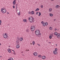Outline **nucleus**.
I'll use <instances>...</instances> for the list:
<instances>
[{"label":"nucleus","mask_w":60,"mask_h":60,"mask_svg":"<svg viewBox=\"0 0 60 60\" xmlns=\"http://www.w3.org/2000/svg\"><path fill=\"white\" fill-rule=\"evenodd\" d=\"M29 14H31V12H29Z\"/></svg>","instance_id":"37"},{"label":"nucleus","mask_w":60,"mask_h":60,"mask_svg":"<svg viewBox=\"0 0 60 60\" xmlns=\"http://www.w3.org/2000/svg\"><path fill=\"white\" fill-rule=\"evenodd\" d=\"M31 14L33 15L34 14V11H32L31 12Z\"/></svg>","instance_id":"17"},{"label":"nucleus","mask_w":60,"mask_h":60,"mask_svg":"<svg viewBox=\"0 0 60 60\" xmlns=\"http://www.w3.org/2000/svg\"><path fill=\"white\" fill-rule=\"evenodd\" d=\"M60 7V6L58 5H57L56 6V8H59Z\"/></svg>","instance_id":"14"},{"label":"nucleus","mask_w":60,"mask_h":60,"mask_svg":"<svg viewBox=\"0 0 60 60\" xmlns=\"http://www.w3.org/2000/svg\"><path fill=\"white\" fill-rule=\"evenodd\" d=\"M41 15V12H39V14L38 15V16H40Z\"/></svg>","instance_id":"23"},{"label":"nucleus","mask_w":60,"mask_h":60,"mask_svg":"<svg viewBox=\"0 0 60 60\" xmlns=\"http://www.w3.org/2000/svg\"><path fill=\"white\" fill-rule=\"evenodd\" d=\"M13 8H15V6H14V5H13Z\"/></svg>","instance_id":"33"},{"label":"nucleus","mask_w":60,"mask_h":60,"mask_svg":"<svg viewBox=\"0 0 60 60\" xmlns=\"http://www.w3.org/2000/svg\"><path fill=\"white\" fill-rule=\"evenodd\" d=\"M49 15H50V16L51 17H52V16H53V15L52 14H49Z\"/></svg>","instance_id":"19"},{"label":"nucleus","mask_w":60,"mask_h":60,"mask_svg":"<svg viewBox=\"0 0 60 60\" xmlns=\"http://www.w3.org/2000/svg\"><path fill=\"white\" fill-rule=\"evenodd\" d=\"M14 53V55H15L16 54L15 53Z\"/></svg>","instance_id":"47"},{"label":"nucleus","mask_w":60,"mask_h":60,"mask_svg":"<svg viewBox=\"0 0 60 60\" xmlns=\"http://www.w3.org/2000/svg\"><path fill=\"white\" fill-rule=\"evenodd\" d=\"M40 32L39 30H37L35 31V33L36 34V35H37V36H39V35H41V34L40 33Z\"/></svg>","instance_id":"1"},{"label":"nucleus","mask_w":60,"mask_h":60,"mask_svg":"<svg viewBox=\"0 0 60 60\" xmlns=\"http://www.w3.org/2000/svg\"><path fill=\"white\" fill-rule=\"evenodd\" d=\"M19 40L20 41H22V40H23V38H20L19 39Z\"/></svg>","instance_id":"12"},{"label":"nucleus","mask_w":60,"mask_h":60,"mask_svg":"<svg viewBox=\"0 0 60 60\" xmlns=\"http://www.w3.org/2000/svg\"><path fill=\"white\" fill-rule=\"evenodd\" d=\"M49 29L50 30H52V27H50Z\"/></svg>","instance_id":"27"},{"label":"nucleus","mask_w":60,"mask_h":60,"mask_svg":"<svg viewBox=\"0 0 60 60\" xmlns=\"http://www.w3.org/2000/svg\"><path fill=\"white\" fill-rule=\"evenodd\" d=\"M13 5H15L16 4V0H14L13 2Z\"/></svg>","instance_id":"8"},{"label":"nucleus","mask_w":60,"mask_h":60,"mask_svg":"<svg viewBox=\"0 0 60 60\" xmlns=\"http://www.w3.org/2000/svg\"><path fill=\"white\" fill-rule=\"evenodd\" d=\"M1 45V44L0 43V45Z\"/></svg>","instance_id":"50"},{"label":"nucleus","mask_w":60,"mask_h":60,"mask_svg":"<svg viewBox=\"0 0 60 60\" xmlns=\"http://www.w3.org/2000/svg\"><path fill=\"white\" fill-rule=\"evenodd\" d=\"M34 19V18H33V17L32 16L29 17V20L30 22H32Z\"/></svg>","instance_id":"2"},{"label":"nucleus","mask_w":60,"mask_h":60,"mask_svg":"<svg viewBox=\"0 0 60 60\" xmlns=\"http://www.w3.org/2000/svg\"><path fill=\"white\" fill-rule=\"evenodd\" d=\"M42 58L43 59H44L46 58V56H42Z\"/></svg>","instance_id":"10"},{"label":"nucleus","mask_w":60,"mask_h":60,"mask_svg":"<svg viewBox=\"0 0 60 60\" xmlns=\"http://www.w3.org/2000/svg\"><path fill=\"white\" fill-rule=\"evenodd\" d=\"M1 11H2L3 13H5L6 12V10L5 9L2 8L1 9Z\"/></svg>","instance_id":"3"},{"label":"nucleus","mask_w":60,"mask_h":60,"mask_svg":"<svg viewBox=\"0 0 60 60\" xmlns=\"http://www.w3.org/2000/svg\"><path fill=\"white\" fill-rule=\"evenodd\" d=\"M37 44L38 45V46H40V45L38 44Z\"/></svg>","instance_id":"42"},{"label":"nucleus","mask_w":60,"mask_h":60,"mask_svg":"<svg viewBox=\"0 0 60 60\" xmlns=\"http://www.w3.org/2000/svg\"><path fill=\"white\" fill-rule=\"evenodd\" d=\"M19 47L20 46L19 45H17L16 46V47L17 49H19Z\"/></svg>","instance_id":"13"},{"label":"nucleus","mask_w":60,"mask_h":60,"mask_svg":"<svg viewBox=\"0 0 60 60\" xmlns=\"http://www.w3.org/2000/svg\"><path fill=\"white\" fill-rule=\"evenodd\" d=\"M33 55L34 56H37V55H38V54H37V52H35L34 53Z\"/></svg>","instance_id":"6"},{"label":"nucleus","mask_w":60,"mask_h":60,"mask_svg":"<svg viewBox=\"0 0 60 60\" xmlns=\"http://www.w3.org/2000/svg\"><path fill=\"white\" fill-rule=\"evenodd\" d=\"M7 50L8 52H9V53H11V49H8Z\"/></svg>","instance_id":"11"},{"label":"nucleus","mask_w":60,"mask_h":60,"mask_svg":"<svg viewBox=\"0 0 60 60\" xmlns=\"http://www.w3.org/2000/svg\"><path fill=\"white\" fill-rule=\"evenodd\" d=\"M7 35V34H6V33H5V35Z\"/></svg>","instance_id":"39"},{"label":"nucleus","mask_w":60,"mask_h":60,"mask_svg":"<svg viewBox=\"0 0 60 60\" xmlns=\"http://www.w3.org/2000/svg\"><path fill=\"white\" fill-rule=\"evenodd\" d=\"M54 35H57V34H58L57 33V32H55L54 34Z\"/></svg>","instance_id":"15"},{"label":"nucleus","mask_w":60,"mask_h":60,"mask_svg":"<svg viewBox=\"0 0 60 60\" xmlns=\"http://www.w3.org/2000/svg\"><path fill=\"white\" fill-rule=\"evenodd\" d=\"M43 5H42L41 6V8H43Z\"/></svg>","instance_id":"32"},{"label":"nucleus","mask_w":60,"mask_h":60,"mask_svg":"<svg viewBox=\"0 0 60 60\" xmlns=\"http://www.w3.org/2000/svg\"><path fill=\"white\" fill-rule=\"evenodd\" d=\"M3 37L4 38H6L7 37V35H4L3 36Z\"/></svg>","instance_id":"16"},{"label":"nucleus","mask_w":60,"mask_h":60,"mask_svg":"<svg viewBox=\"0 0 60 60\" xmlns=\"http://www.w3.org/2000/svg\"><path fill=\"white\" fill-rule=\"evenodd\" d=\"M49 11H52V8H50L49 9Z\"/></svg>","instance_id":"21"},{"label":"nucleus","mask_w":60,"mask_h":60,"mask_svg":"<svg viewBox=\"0 0 60 60\" xmlns=\"http://www.w3.org/2000/svg\"><path fill=\"white\" fill-rule=\"evenodd\" d=\"M56 46H57V44H56Z\"/></svg>","instance_id":"45"},{"label":"nucleus","mask_w":60,"mask_h":60,"mask_svg":"<svg viewBox=\"0 0 60 60\" xmlns=\"http://www.w3.org/2000/svg\"><path fill=\"white\" fill-rule=\"evenodd\" d=\"M32 44H33V45H34V44H35V42H34V41H33V42Z\"/></svg>","instance_id":"25"},{"label":"nucleus","mask_w":60,"mask_h":60,"mask_svg":"<svg viewBox=\"0 0 60 60\" xmlns=\"http://www.w3.org/2000/svg\"><path fill=\"white\" fill-rule=\"evenodd\" d=\"M29 51V50H28V51Z\"/></svg>","instance_id":"53"},{"label":"nucleus","mask_w":60,"mask_h":60,"mask_svg":"<svg viewBox=\"0 0 60 60\" xmlns=\"http://www.w3.org/2000/svg\"><path fill=\"white\" fill-rule=\"evenodd\" d=\"M38 57H41V55H39L38 56Z\"/></svg>","instance_id":"24"},{"label":"nucleus","mask_w":60,"mask_h":60,"mask_svg":"<svg viewBox=\"0 0 60 60\" xmlns=\"http://www.w3.org/2000/svg\"><path fill=\"white\" fill-rule=\"evenodd\" d=\"M17 8H18V7L17 6V4H16V9H17Z\"/></svg>","instance_id":"31"},{"label":"nucleus","mask_w":60,"mask_h":60,"mask_svg":"<svg viewBox=\"0 0 60 60\" xmlns=\"http://www.w3.org/2000/svg\"><path fill=\"white\" fill-rule=\"evenodd\" d=\"M57 49L55 48V50H54V51H57Z\"/></svg>","instance_id":"28"},{"label":"nucleus","mask_w":60,"mask_h":60,"mask_svg":"<svg viewBox=\"0 0 60 60\" xmlns=\"http://www.w3.org/2000/svg\"><path fill=\"white\" fill-rule=\"evenodd\" d=\"M35 26H32L31 27V31H34L35 30Z\"/></svg>","instance_id":"4"},{"label":"nucleus","mask_w":60,"mask_h":60,"mask_svg":"<svg viewBox=\"0 0 60 60\" xmlns=\"http://www.w3.org/2000/svg\"><path fill=\"white\" fill-rule=\"evenodd\" d=\"M0 25H1V24H0Z\"/></svg>","instance_id":"54"},{"label":"nucleus","mask_w":60,"mask_h":60,"mask_svg":"<svg viewBox=\"0 0 60 60\" xmlns=\"http://www.w3.org/2000/svg\"><path fill=\"white\" fill-rule=\"evenodd\" d=\"M53 53L55 55H56L57 53V51H54L53 52Z\"/></svg>","instance_id":"7"},{"label":"nucleus","mask_w":60,"mask_h":60,"mask_svg":"<svg viewBox=\"0 0 60 60\" xmlns=\"http://www.w3.org/2000/svg\"><path fill=\"white\" fill-rule=\"evenodd\" d=\"M29 31V30L28 29H27L26 30V32H28Z\"/></svg>","instance_id":"30"},{"label":"nucleus","mask_w":60,"mask_h":60,"mask_svg":"<svg viewBox=\"0 0 60 60\" xmlns=\"http://www.w3.org/2000/svg\"><path fill=\"white\" fill-rule=\"evenodd\" d=\"M1 20H0V24H1Z\"/></svg>","instance_id":"38"},{"label":"nucleus","mask_w":60,"mask_h":60,"mask_svg":"<svg viewBox=\"0 0 60 60\" xmlns=\"http://www.w3.org/2000/svg\"><path fill=\"white\" fill-rule=\"evenodd\" d=\"M57 37L58 38L60 37V34L59 33H58V34L57 35Z\"/></svg>","instance_id":"9"},{"label":"nucleus","mask_w":60,"mask_h":60,"mask_svg":"<svg viewBox=\"0 0 60 60\" xmlns=\"http://www.w3.org/2000/svg\"><path fill=\"white\" fill-rule=\"evenodd\" d=\"M18 40H19V38H18Z\"/></svg>","instance_id":"48"},{"label":"nucleus","mask_w":60,"mask_h":60,"mask_svg":"<svg viewBox=\"0 0 60 60\" xmlns=\"http://www.w3.org/2000/svg\"><path fill=\"white\" fill-rule=\"evenodd\" d=\"M8 60H13V59L11 57L10 58V59H9Z\"/></svg>","instance_id":"18"},{"label":"nucleus","mask_w":60,"mask_h":60,"mask_svg":"<svg viewBox=\"0 0 60 60\" xmlns=\"http://www.w3.org/2000/svg\"><path fill=\"white\" fill-rule=\"evenodd\" d=\"M49 43H51V42H49Z\"/></svg>","instance_id":"43"},{"label":"nucleus","mask_w":60,"mask_h":60,"mask_svg":"<svg viewBox=\"0 0 60 60\" xmlns=\"http://www.w3.org/2000/svg\"><path fill=\"white\" fill-rule=\"evenodd\" d=\"M16 42H17V43H19V42L17 41H16Z\"/></svg>","instance_id":"40"},{"label":"nucleus","mask_w":60,"mask_h":60,"mask_svg":"<svg viewBox=\"0 0 60 60\" xmlns=\"http://www.w3.org/2000/svg\"><path fill=\"white\" fill-rule=\"evenodd\" d=\"M12 50V51H13L14 52V53H15V51H14V50Z\"/></svg>","instance_id":"35"},{"label":"nucleus","mask_w":60,"mask_h":60,"mask_svg":"<svg viewBox=\"0 0 60 60\" xmlns=\"http://www.w3.org/2000/svg\"><path fill=\"white\" fill-rule=\"evenodd\" d=\"M51 1H53L54 0H51Z\"/></svg>","instance_id":"52"},{"label":"nucleus","mask_w":60,"mask_h":60,"mask_svg":"<svg viewBox=\"0 0 60 60\" xmlns=\"http://www.w3.org/2000/svg\"><path fill=\"white\" fill-rule=\"evenodd\" d=\"M49 38H50V39H51V38H52V36H49Z\"/></svg>","instance_id":"29"},{"label":"nucleus","mask_w":60,"mask_h":60,"mask_svg":"<svg viewBox=\"0 0 60 60\" xmlns=\"http://www.w3.org/2000/svg\"><path fill=\"white\" fill-rule=\"evenodd\" d=\"M55 20H56V19H54V21H55Z\"/></svg>","instance_id":"44"},{"label":"nucleus","mask_w":60,"mask_h":60,"mask_svg":"<svg viewBox=\"0 0 60 60\" xmlns=\"http://www.w3.org/2000/svg\"><path fill=\"white\" fill-rule=\"evenodd\" d=\"M23 21L24 22H26V19H24L23 20Z\"/></svg>","instance_id":"20"},{"label":"nucleus","mask_w":60,"mask_h":60,"mask_svg":"<svg viewBox=\"0 0 60 60\" xmlns=\"http://www.w3.org/2000/svg\"><path fill=\"white\" fill-rule=\"evenodd\" d=\"M38 12H37L36 13V14H37H37H38Z\"/></svg>","instance_id":"36"},{"label":"nucleus","mask_w":60,"mask_h":60,"mask_svg":"<svg viewBox=\"0 0 60 60\" xmlns=\"http://www.w3.org/2000/svg\"><path fill=\"white\" fill-rule=\"evenodd\" d=\"M54 30H55V31H56V30H57V29H56V28H55L54 29Z\"/></svg>","instance_id":"34"},{"label":"nucleus","mask_w":60,"mask_h":60,"mask_svg":"<svg viewBox=\"0 0 60 60\" xmlns=\"http://www.w3.org/2000/svg\"><path fill=\"white\" fill-rule=\"evenodd\" d=\"M43 22V21H42L41 22V23H42V22Z\"/></svg>","instance_id":"41"},{"label":"nucleus","mask_w":60,"mask_h":60,"mask_svg":"<svg viewBox=\"0 0 60 60\" xmlns=\"http://www.w3.org/2000/svg\"><path fill=\"white\" fill-rule=\"evenodd\" d=\"M7 13V14H9V13Z\"/></svg>","instance_id":"49"},{"label":"nucleus","mask_w":60,"mask_h":60,"mask_svg":"<svg viewBox=\"0 0 60 60\" xmlns=\"http://www.w3.org/2000/svg\"><path fill=\"white\" fill-rule=\"evenodd\" d=\"M40 9H39L38 8H37L35 10V11H39Z\"/></svg>","instance_id":"22"},{"label":"nucleus","mask_w":60,"mask_h":60,"mask_svg":"<svg viewBox=\"0 0 60 60\" xmlns=\"http://www.w3.org/2000/svg\"><path fill=\"white\" fill-rule=\"evenodd\" d=\"M9 47H11V46H9Z\"/></svg>","instance_id":"46"},{"label":"nucleus","mask_w":60,"mask_h":60,"mask_svg":"<svg viewBox=\"0 0 60 60\" xmlns=\"http://www.w3.org/2000/svg\"><path fill=\"white\" fill-rule=\"evenodd\" d=\"M43 26H47L48 25V23L47 22L45 23L44 22H43L42 23Z\"/></svg>","instance_id":"5"},{"label":"nucleus","mask_w":60,"mask_h":60,"mask_svg":"<svg viewBox=\"0 0 60 60\" xmlns=\"http://www.w3.org/2000/svg\"><path fill=\"white\" fill-rule=\"evenodd\" d=\"M20 11H19V12L18 13V15L19 16V15H20Z\"/></svg>","instance_id":"26"},{"label":"nucleus","mask_w":60,"mask_h":60,"mask_svg":"<svg viewBox=\"0 0 60 60\" xmlns=\"http://www.w3.org/2000/svg\"><path fill=\"white\" fill-rule=\"evenodd\" d=\"M2 57V56H0V57Z\"/></svg>","instance_id":"51"}]
</instances>
